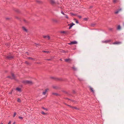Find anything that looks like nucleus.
<instances>
[{
  "label": "nucleus",
  "mask_w": 124,
  "mask_h": 124,
  "mask_svg": "<svg viewBox=\"0 0 124 124\" xmlns=\"http://www.w3.org/2000/svg\"><path fill=\"white\" fill-rule=\"evenodd\" d=\"M22 28H23V30L25 31H27V30L24 27H23Z\"/></svg>",
  "instance_id": "nucleus-16"
},
{
  "label": "nucleus",
  "mask_w": 124,
  "mask_h": 124,
  "mask_svg": "<svg viewBox=\"0 0 124 124\" xmlns=\"http://www.w3.org/2000/svg\"><path fill=\"white\" fill-rule=\"evenodd\" d=\"M61 13L63 15H65V14H64V13L62 11H61Z\"/></svg>",
  "instance_id": "nucleus-32"
},
{
  "label": "nucleus",
  "mask_w": 124,
  "mask_h": 124,
  "mask_svg": "<svg viewBox=\"0 0 124 124\" xmlns=\"http://www.w3.org/2000/svg\"><path fill=\"white\" fill-rule=\"evenodd\" d=\"M46 60H47L48 61H50V60H51V59H46Z\"/></svg>",
  "instance_id": "nucleus-41"
},
{
  "label": "nucleus",
  "mask_w": 124,
  "mask_h": 124,
  "mask_svg": "<svg viewBox=\"0 0 124 124\" xmlns=\"http://www.w3.org/2000/svg\"><path fill=\"white\" fill-rule=\"evenodd\" d=\"M92 7H90V8H92Z\"/></svg>",
  "instance_id": "nucleus-46"
},
{
  "label": "nucleus",
  "mask_w": 124,
  "mask_h": 124,
  "mask_svg": "<svg viewBox=\"0 0 124 124\" xmlns=\"http://www.w3.org/2000/svg\"><path fill=\"white\" fill-rule=\"evenodd\" d=\"M121 9L120 8V9L116 11L115 12V13L116 14H117L119 12L121 11Z\"/></svg>",
  "instance_id": "nucleus-12"
},
{
  "label": "nucleus",
  "mask_w": 124,
  "mask_h": 124,
  "mask_svg": "<svg viewBox=\"0 0 124 124\" xmlns=\"http://www.w3.org/2000/svg\"><path fill=\"white\" fill-rule=\"evenodd\" d=\"M8 78H10V76H8Z\"/></svg>",
  "instance_id": "nucleus-45"
},
{
  "label": "nucleus",
  "mask_w": 124,
  "mask_h": 124,
  "mask_svg": "<svg viewBox=\"0 0 124 124\" xmlns=\"http://www.w3.org/2000/svg\"><path fill=\"white\" fill-rule=\"evenodd\" d=\"M41 113L42 114H43L44 115H46V113H45L44 111H43L41 112Z\"/></svg>",
  "instance_id": "nucleus-21"
},
{
  "label": "nucleus",
  "mask_w": 124,
  "mask_h": 124,
  "mask_svg": "<svg viewBox=\"0 0 124 124\" xmlns=\"http://www.w3.org/2000/svg\"><path fill=\"white\" fill-rule=\"evenodd\" d=\"M112 40L111 39H109L105 41H102V42L103 43H107L111 41Z\"/></svg>",
  "instance_id": "nucleus-3"
},
{
  "label": "nucleus",
  "mask_w": 124,
  "mask_h": 124,
  "mask_svg": "<svg viewBox=\"0 0 124 124\" xmlns=\"http://www.w3.org/2000/svg\"><path fill=\"white\" fill-rule=\"evenodd\" d=\"M60 33H61L66 34L68 33V32L67 31H61Z\"/></svg>",
  "instance_id": "nucleus-11"
},
{
  "label": "nucleus",
  "mask_w": 124,
  "mask_h": 124,
  "mask_svg": "<svg viewBox=\"0 0 124 124\" xmlns=\"http://www.w3.org/2000/svg\"><path fill=\"white\" fill-rule=\"evenodd\" d=\"M90 90L93 93H94V91L93 90V88H92L91 87H90Z\"/></svg>",
  "instance_id": "nucleus-15"
},
{
  "label": "nucleus",
  "mask_w": 124,
  "mask_h": 124,
  "mask_svg": "<svg viewBox=\"0 0 124 124\" xmlns=\"http://www.w3.org/2000/svg\"><path fill=\"white\" fill-rule=\"evenodd\" d=\"M17 101L18 102H21V101L20 99L19 98H18L17 100Z\"/></svg>",
  "instance_id": "nucleus-19"
},
{
  "label": "nucleus",
  "mask_w": 124,
  "mask_h": 124,
  "mask_svg": "<svg viewBox=\"0 0 124 124\" xmlns=\"http://www.w3.org/2000/svg\"><path fill=\"white\" fill-rule=\"evenodd\" d=\"M74 20H76V19H74Z\"/></svg>",
  "instance_id": "nucleus-48"
},
{
  "label": "nucleus",
  "mask_w": 124,
  "mask_h": 124,
  "mask_svg": "<svg viewBox=\"0 0 124 124\" xmlns=\"http://www.w3.org/2000/svg\"><path fill=\"white\" fill-rule=\"evenodd\" d=\"M11 121H9L8 122V124H11Z\"/></svg>",
  "instance_id": "nucleus-37"
},
{
  "label": "nucleus",
  "mask_w": 124,
  "mask_h": 124,
  "mask_svg": "<svg viewBox=\"0 0 124 124\" xmlns=\"http://www.w3.org/2000/svg\"><path fill=\"white\" fill-rule=\"evenodd\" d=\"M117 0H114L113 2L114 3H115L117 1Z\"/></svg>",
  "instance_id": "nucleus-30"
},
{
  "label": "nucleus",
  "mask_w": 124,
  "mask_h": 124,
  "mask_svg": "<svg viewBox=\"0 0 124 124\" xmlns=\"http://www.w3.org/2000/svg\"><path fill=\"white\" fill-rule=\"evenodd\" d=\"M49 90L48 89H46L45 90V91L43 92L42 93V94L43 95H45L46 94V92H47V91Z\"/></svg>",
  "instance_id": "nucleus-5"
},
{
  "label": "nucleus",
  "mask_w": 124,
  "mask_h": 124,
  "mask_svg": "<svg viewBox=\"0 0 124 124\" xmlns=\"http://www.w3.org/2000/svg\"><path fill=\"white\" fill-rule=\"evenodd\" d=\"M35 44L36 45V46H39V44Z\"/></svg>",
  "instance_id": "nucleus-38"
},
{
  "label": "nucleus",
  "mask_w": 124,
  "mask_h": 124,
  "mask_svg": "<svg viewBox=\"0 0 124 124\" xmlns=\"http://www.w3.org/2000/svg\"><path fill=\"white\" fill-rule=\"evenodd\" d=\"M78 17L80 18H81L82 17V16H78Z\"/></svg>",
  "instance_id": "nucleus-33"
},
{
  "label": "nucleus",
  "mask_w": 124,
  "mask_h": 124,
  "mask_svg": "<svg viewBox=\"0 0 124 124\" xmlns=\"http://www.w3.org/2000/svg\"><path fill=\"white\" fill-rule=\"evenodd\" d=\"M1 124H3V123H1Z\"/></svg>",
  "instance_id": "nucleus-49"
},
{
  "label": "nucleus",
  "mask_w": 124,
  "mask_h": 124,
  "mask_svg": "<svg viewBox=\"0 0 124 124\" xmlns=\"http://www.w3.org/2000/svg\"><path fill=\"white\" fill-rule=\"evenodd\" d=\"M84 20H88V19L87 18H85L84 19Z\"/></svg>",
  "instance_id": "nucleus-34"
},
{
  "label": "nucleus",
  "mask_w": 124,
  "mask_h": 124,
  "mask_svg": "<svg viewBox=\"0 0 124 124\" xmlns=\"http://www.w3.org/2000/svg\"><path fill=\"white\" fill-rule=\"evenodd\" d=\"M53 21L55 23H57L58 22V21L57 19H52Z\"/></svg>",
  "instance_id": "nucleus-9"
},
{
  "label": "nucleus",
  "mask_w": 124,
  "mask_h": 124,
  "mask_svg": "<svg viewBox=\"0 0 124 124\" xmlns=\"http://www.w3.org/2000/svg\"><path fill=\"white\" fill-rule=\"evenodd\" d=\"M5 57L6 59L8 60H11L14 57L13 56L10 55H8V56L6 55L5 56Z\"/></svg>",
  "instance_id": "nucleus-2"
},
{
  "label": "nucleus",
  "mask_w": 124,
  "mask_h": 124,
  "mask_svg": "<svg viewBox=\"0 0 124 124\" xmlns=\"http://www.w3.org/2000/svg\"><path fill=\"white\" fill-rule=\"evenodd\" d=\"M65 61L66 62H68V61H71V60L70 59H65Z\"/></svg>",
  "instance_id": "nucleus-13"
},
{
  "label": "nucleus",
  "mask_w": 124,
  "mask_h": 124,
  "mask_svg": "<svg viewBox=\"0 0 124 124\" xmlns=\"http://www.w3.org/2000/svg\"><path fill=\"white\" fill-rule=\"evenodd\" d=\"M12 76L13 77L12 78V79H14L15 78V76L14 74L12 73Z\"/></svg>",
  "instance_id": "nucleus-23"
},
{
  "label": "nucleus",
  "mask_w": 124,
  "mask_h": 124,
  "mask_svg": "<svg viewBox=\"0 0 124 124\" xmlns=\"http://www.w3.org/2000/svg\"><path fill=\"white\" fill-rule=\"evenodd\" d=\"M53 88L54 89H56V86H53Z\"/></svg>",
  "instance_id": "nucleus-35"
},
{
  "label": "nucleus",
  "mask_w": 124,
  "mask_h": 124,
  "mask_svg": "<svg viewBox=\"0 0 124 124\" xmlns=\"http://www.w3.org/2000/svg\"><path fill=\"white\" fill-rule=\"evenodd\" d=\"M16 112H15L14 113V115L13 116V117H14L16 115Z\"/></svg>",
  "instance_id": "nucleus-25"
},
{
  "label": "nucleus",
  "mask_w": 124,
  "mask_h": 124,
  "mask_svg": "<svg viewBox=\"0 0 124 124\" xmlns=\"http://www.w3.org/2000/svg\"><path fill=\"white\" fill-rule=\"evenodd\" d=\"M19 118L21 120H22L23 119V117H22L19 116Z\"/></svg>",
  "instance_id": "nucleus-27"
},
{
  "label": "nucleus",
  "mask_w": 124,
  "mask_h": 124,
  "mask_svg": "<svg viewBox=\"0 0 124 124\" xmlns=\"http://www.w3.org/2000/svg\"><path fill=\"white\" fill-rule=\"evenodd\" d=\"M43 37L45 39H49L50 38L49 36L48 35L43 36Z\"/></svg>",
  "instance_id": "nucleus-6"
},
{
  "label": "nucleus",
  "mask_w": 124,
  "mask_h": 124,
  "mask_svg": "<svg viewBox=\"0 0 124 124\" xmlns=\"http://www.w3.org/2000/svg\"><path fill=\"white\" fill-rule=\"evenodd\" d=\"M42 108L43 109H45V110H47V109L46 108H44V107H42Z\"/></svg>",
  "instance_id": "nucleus-31"
},
{
  "label": "nucleus",
  "mask_w": 124,
  "mask_h": 124,
  "mask_svg": "<svg viewBox=\"0 0 124 124\" xmlns=\"http://www.w3.org/2000/svg\"><path fill=\"white\" fill-rule=\"evenodd\" d=\"M74 25H75V24L73 23H71L70 24H68V25H70L69 29H70L72 27V26Z\"/></svg>",
  "instance_id": "nucleus-7"
},
{
  "label": "nucleus",
  "mask_w": 124,
  "mask_h": 124,
  "mask_svg": "<svg viewBox=\"0 0 124 124\" xmlns=\"http://www.w3.org/2000/svg\"><path fill=\"white\" fill-rule=\"evenodd\" d=\"M22 82L25 84L31 85L33 84L32 82L30 81L25 80L23 81Z\"/></svg>",
  "instance_id": "nucleus-1"
},
{
  "label": "nucleus",
  "mask_w": 124,
  "mask_h": 124,
  "mask_svg": "<svg viewBox=\"0 0 124 124\" xmlns=\"http://www.w3.org/2000/svg\"><path fill=\"white\" fill-rule=\"evenodd\" d=\"M28 59H31V60H33L34 59L33 58H32L31 57H29L28 58Z\"/></svg>",
  "instance_id": "nucleus-28"
},
{
  "label": "nucleus",
  "mask_w": 124,
  "mask_h": 124,
  "mask_svg": "<svg viewBox=\"0 0 124 124\" xmlns=\"http://www.w3.org/2000/svg\"><path fill=\"white\" fill-rule=\"evenodd\" d=\"M77 43V42L76 41H72L70 42V43H69L68 44L70 45L72 44H76Z\"/></svg>",
  "instance_id": "nucleus-4"
},
{
  "label": "nucleus",
  "mask_w": 124,
  "mask_h": 124,
  "mask_svg": "<svg viewBox=\"0 0 124 124\" xmlns=\"http://www.w3.org/2000/svg\"><path fill=\"white\" fill-rule=\"evenodd\" d=\"M72 69L74 71H76L77 70V69L75 67H73L72 68Z\"/></svg>",
  "instance_id": "nucleus-17"
},
{
  "label": "nucleus",
  "mask_w": 124,
  "mask_h": 124,
  "mask_svg": "<svg viewBox=\"0 0 124 124\" xmlns=\"http://www.w3.org/2000/svg\"><path fill=\"white\" fill-rule=\"evenodd\" d=\"M36 63L38 64H39L40 63H41L40 62H37Z\"/></svg>",
  "instance_id": "nucleus-39"
},
{
  "label": "nucleus",
  "mask_w": 124,
  "mask_h": 124,
  "mask_svg": "<svg viewBox=\"0 0 124 124\" xmlns=\"http://www.w3.org/2000/svg\"><path fill=\"white\" fill-rule=\"evenodd\" d=\"M72 108H73L75 109H78V108H77V107H72Z\"/></svg>",
  "instance_id": "nucleus-24"
},
{
  "label": "nucleus",
  "mask_w": 124,
  "mask_h": 124,
  "mask_svg": "<svg viewBox=\"0 0 124 124\" xmlns=\"http://www.w3.org/2000/svg\"><path fill=\"white\" fill-rule=\"evenodd\" d=\"M43 52L44 53H48L49 52L48 51H43Z\"/></svg>",
  "instance_id": "nucleus-22"
},
{
  "label": "nucleus",
  "mask_w": 124,
  "mask_h": 124,
  "mask_svg": "<svg viewBox=\"0 0 124 124\" xmlns=\"http://www.w3.org/2000/svg\"><path fill=\"white\" fill-rule=\"evenodd\" d=\"M122 43V42H114L112 43L113 44H120Z\"/></svg>",
  "instance_id": "nucleus-8"
},
{
  "label": "nucleus",
  "mask_w": 124,
  "mask_h": 124,
  "mask_svg": "<svg viewBox=\"0 0 124 124\" xmlns=\"http://www.w3.org/2000/svg\"><path fill=\"white\" fill-rule=\"evenodd\" d=\"M110 30H112V29H110Z\"/></svg>",
  "instance_id": "nucleus-47"
},
{
  "label": "nucleus",
  "mask_w": 124,
  "mask_h": 124,
  "mask_svg": "<svg viewBox=\"0 0 124 124\" xmlns=\"http://www.w3.org/2000/svg\"><path fill=\"white\" fill-rule=\"evenodd\" d=\"M53 94H55V95H57V94H56V93H53Z\"/></svg>",
  "instance_id": "nucleus-44"
},
{
  "label": "nucleus",
  "mask_w": 124,
  "mask_h": 124,
  "mask_svg": "<svg viewBox=\"0 0 124 124\" xmlns=\"http://www.w3.org/2000/svg\"><path fill=\"white\" fill-rule=\"evenodd\" d=\"M15 122H14L13 123V124H15Z\"/></svg>",
  "instance_id": "nucleus-43"
},
{
  "label": "nucleus",
  "mask_w": 124,
  "mask_h": 124,
  "mask_svg": "<svg viewBox=\"0 0 124 124\" xmlns=\"http://www.w3.org/2000/svg\"><path fill=\"white\" fill-rule=\"evenodd\" d=\"M24 22H26V21L25 20H24Z\"/></svg>",
  "instance_id": "nucleus-42"
},
{
  "label": "nucleus",
  "mask_w": 124,
  "mask_h": 124,
  "mask_svg": "<svg viewBox=\"0 0 124 124\" xmlns=\"http://www.w3.org/2000/svg\"><path fill=\"white\" fill-rule=\"evenodd\" d=\"M67 105L69 107H70L71 108H72V106L70 105Z\"/></svg>",
  "instance_id": "nucleus-29"
},
{
  "label": "nucleus",
  "mask_w": 124,
  "mask_h": 124,
  "mask_svg": "<svg viewBox=\"0 0 124 124\" xmlns=\"http://www.w3.org/2000/svg\"><path fill=\"white\" fill-rule=\"evenodd\" d=\"M16 90L19 91V92H21V89L20 88H16Z\"/></svg>",
  "instance_id": "nucleus-14"
},
{
  "label": "nucleus",
  "mask_w": 124,
  "mask_h": 124,
  "mask_svg": "<svg viewBox=\"0 0 124 124\" xmlns=\"http://www.w3.org/2000/svg\"><path fill=\"white\" fill-rule=\"evenodd\" d=\"M76 22L77 23H78V20H76Z\"/></svg>",
  "instance_id": "nucleus-36"
},
{
  "label": "nucleus",
  "mask_w": 124,
  "mask_h": 124,
  "mask_svg": "<svg viewBox=\"0 0 124 124\" xmlns=\"http://www.w3.org/2000/svg\"><path fill=\"white\" fill-rule=\"evenodd\" d=\"M64 15L65 16L66 18H67V19L68 18V17L67 15L65 14V15Z\"/></svg>",
  "instance_id": "nucleus-26"
},
{
  "label": "nucleus",
  "mask_w": 124,
  "mask_h": 124,
  "mask_svg": "<svg viewBox=\"0 0 124 124\" xmlns=\"http://www.w3.org/2000/svg\"><path fill=\"white\" fill-rule=\"evenodd\" d=\"M50 2L51 3L52 5H53L55 3V1L54 0H50Z\"/></svg>",
  "instance_id": "nucleus-10"
},
{
  "label": "nucleus",
  "mask_w": 124,
  "mask_h": 124,
  "mask_svg": "<svg viewBox=\"0 0 124 124\" xmlns=\"http://www.w3.org/2000/svg\"><path fill=\"white\" fill-rule=\"evenodd\" d=\"M25 62L26 64L28 65H29L30 64V63L29 62L26 61Z\"/></svg>",
  "instance_id": "nucleus-20"
},
{
  "label": "nucleus",
  "mask_w": 124,
  "mask_h": 124,
  "mask_svg": "<svg viewBox=\"0 0 124 124\" xmlns=\"http://www.w3.org/2000/svg\"><path fill=\"white\" fill-rule=\"evenodd\" d=\"M117 29L118 30H119L121 29V27L120 25H118L117 27Z\"/></svg>",
  "instance_id": "nucleus-18"
},
{
  "label": "nucleus",
  "mask_w": 124,
  "mask_h": 124,
  "mask_svg": "<svg viewBox=\"0 0 124 124\" xmlns=\"http://www.w3.org/2000/svg\"><path fill=\"white\" fill-rule=\"evenodd\" d=\"M26 53L27 55H28V52H26Z\"/></svg>",
  "instance_id": "nucleus-40"
}]
</instances>
